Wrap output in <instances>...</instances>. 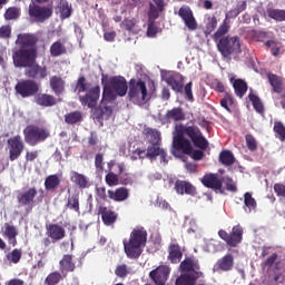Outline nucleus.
Here are the masks:
<instances>
[{
	"mask_svg": "<svg viewBox=\"0 0 285 285\" xmlns=\"http://www.w3.org/2000/svg\"><path fill=\"white\" fill-rule=\"evenodd\" d=\"M16 43L20 46V48H28V50H36L39 52V36L37 33H20L18 35Z\"/></svg>",
	"mask_w": 285,
	"mask_h": 285,
	"instance_id": "14",
	"label": "nucleus"
},
{
	"mask_svg": "<svg viewBox=\"0 0 285 285\" xmlns=\"http://www.w3.org/2000/svg\"><path fill=\"white\" fill-rule=\"evenodd\" d=\"M108 199L111 202H116L117 204H121V202H127L130 197V189L127 187H118L115 190H107Z\"/></svg>",
	"mask_w": 285,
	"mask_h": 285,
	"instance_id": "22",
	"label": "nucleus"
},
{
	"mask_svg": "<svg viewBox=\"0 0 285 285\" xmlns=\"http://www.w3.org/2000/svg\"><path fill=\"white\" fill-rule=\"evenodd\" d=\"M244 210L245 213L257 210V200L254 199L253 194L249 191L244 194Z\"/></svg>",
	"mask_w": 285,
	"mask_h": 285,
	"instance_id": "41",
	"label": "nucleus"
},
{
	"mask_svg": "<svg viewBox=\"0 0 285 285\" xmlns=\"http://www.w3.org/2000/svg\"><path fill=\"white\" fill-rule=\"evenodd\" d=\"M58 1V8L61 19H70V17H72V6L68 3V0Z\"/></svg>",
	"mask_w": 285,
	"mask_h": 285,
	"instance_id": "42",
	"label": "nucleus"
},
{
	"mask_svg": "<svg viewBox=\"0 0 285 285\" xmlns=\"http://www.w3.org/2000/svg\"><path fill=\"white\" fill-rule=\"evenodd\" d=\"M131 161H137L140 159V161H144V159H148L146 149L136 148L131 151L130 155Z\"/></svg>",
	"mask_w": 285,
	"mask_h": 285,
	"instance_id": "55",
	"label": "nucleus"
},
{
	"mask_svg": "<svg viewBox=\"0 0 285 285\" xmlns=\"http://www.w3.org/2000/svg\"><path fill=\"white\" fill-rule=\"evenodd\" d=\"M202 184L205 188H212V190H222L224 186V181L216 174H206L202 178Z\"/></svg>",
	"mask_w": 285,
	"mask_h": 285,
	"instance_id": "25",
	"label": "nucleus"
},
{
	"mask_svg": "<svg viewBox=\"0 0 285 285\" xmlns=\"http://www.w3.org/2000/svg\"><path fill=\"white\" fill-rule=\"evenodd\" d=\"M216 28H217V17L208 18L206 23V35H210V32L215 31Z\"/></svg>",
	"mask_w": 285,
	"mask_h": 285,
	"instance_id": "60",
	"label": "nucleus"
},
{
	"mask_svg": "<svg viewBox=\"0 0 285 285\" xmlns=\"http://www.w3.org/2000/svg\"><path fill=\"white\" fill-rule=\"evenodd\" d=\"M37 57H39L37 49H28L26 47H19L12 55L16 68H29V66L37 63Z\"/></svg>",
	"mask_w": 285,
	"mask_h": 285,
	"instance_id": "7",
	"label": "nucleus"
},
{
	"mask_svg": "<svg viewBox=\"0 0 285 285\" xmlns=\"http://www.w3.org/2000/svg\"><path fill=\"white\" fill-rule=\"evenodd\" d=\"M276 139H279V141H285V126L282 121H275L274 128Z\"/></svg>",
	"mask_w": 285,
	"mask_h": 285,
	"instance_id": "53",
	"label": "nucleus"
},
{
	"mask_svg": "<svg viewBox=\"0 0 285 285\" xmlns=\"http://www.w3.org/2000/svg\"><path fill=\"white\" fill-rule=\"evenodd\" d=\"M206 149H194L191 146V151L190 154H187L194 161H202L204 157H206V154L204 153Z\"/></svg>",
	"mask_w": 285,
	"mask_h": 285,
	"instance_id": "59",
	"label": "nucleus"
},
{
	"mask_svg": "<svg viewBox=\"0 0 285 285\" xmlns=\"http://www.w3.org/2000/svg\"><path fill=\"white\" fill-rule=\"evenodd\" d=\"M174 189L178 195H190V197L197 195V188L188 180H176Z\"/></svg>",
	"mask_w": 285,
	"mask_h": 285,
	"instance_id": "21",
	"label": "nucleus"
},
{
	"mask_svg": "<svg viewBox=\"0 0 285 285\" xmlns=\"http://www.w3.org/2000/svg\"><path fill=\"white\" fill-rule=\"evenodd\" d=\"M53 14L52 6H39L37 3L29 4V17L36 23H46Z\"/></svg>",
	"mask_w": 285,
	"mask_h": 285,
	"instance_id": "10",
	"label": "nucleus"
},
{
	"mask_svg": "<svg viewBox=\"0 0 285 285\" xmlns=\"http://www.w3.org/2000/svg\"><path fill=\"white\" fill-rule=\"evenodd\" d=\"M233 88L236 97H239V99H242V97L248 92V83L242 79H235L233 82Z\"/></svg>",
	"mask_w": 285,
	"mask_h": 285,
	"instance_id": "39",
	"label": "nucleus"
},
{
	"mask_svg": "<svg viewBox=\"0 0 285 285\" xmlns=\"http://www.w3.org/2000/svg\"><path fill=\"white\" fill-rule=\"evenodd\" d=\"M168 277H170V268L167 265H159L149 273V278L156 285H166Z\"/></svg>",
	"mask_w": 285,
	"mask_h": 285,
	"instance_id": "16",
	"label": "nucleus"
},
{
	"mask_svg": "<svg viewBox=\"0 0 285 285\" xmlns=\"http://www.w3.org/2000/svg\"><path fill=\"white\" fill-rule=\"evenodd\" d=\"M112 101H105L101 98L100 106L96 109L97 119H110L112 117V107L108 106Z\"/></svg>",
	"mask_w": 285,
	"mask_h": 285,
	"instance_id": "31",
	"label": "nucleus"
},
{
	"mask_svg": "<svg viewBox=\"0 0 285 285\" xmlns=\"http://www.w3.org/2000/svg\"><path fill=\"white\" fill-rule=\"evenodd\" d=\"M77 264L75 263L72 254H65L59 261V271L63 277L68 276V273H75Z\"/></svg>",
	"mask_w": 285,
	"mask_h": 285,
	"instance_id": "19",
	"label": "nucleus"
},
{
	"mask_svg": "<svg viewBox=\"0 0 285 285\" xmlns=\"http://www.w3.org/2000/svg\"><path fill=\"white\" fill-rule=\"evenodd\" d=\"M218 161L228 168V166H233V164H235V155L233 151L225 149L220 151Z\"/></svg>",
	"mask_w": 285,
	"mask_h": 285,
	"instance_id": "40",
	"label": "nucleus"
},
{
	"mask_svg": "<svg viewBox=\"0 0 285 285\" xmlns=\"http://www.w3.org/2000/svg\"><path fill=\"white\" fill-rule=\"evenodd\" d=\"M268 81L274 90V92H277V95H279V92H282L283 90V82H282V78H279V76L275 75V73H268Z\"/></svg>",
	"mask_w": 285,
	"mask_h": 285,
	"instance_id": "46",
	"label": "nucleus"
},
{
	"mask_svg": "<svg viewBox=\"0 0 285 285\" xmlns=\"http://www.w3.org/2000/svg\"><path fill=\"white\" fill-rule=\"evenodd\" d=\"M23 257V252L19 248H14L12 252L7 254V259L10 264H19Z\"/></svg>",
	"mask_w": 285,
	"mask_h": 285,
	"instance_id": "54",
	"label": "nucleus"
},
{
	"mask_svg": "<svg viewBox=\"0 0 285 285\" xmlns=\"http://www.w3.org/2000/svg\"><path fill=\"white\" fill-rule=\"evenodd\" d=\"M12 36V28L10 26L0 27V39H10Z\"/></svg>",
	"mask_w": 285,
	"mask_h": 285,
	"instance_id": "63",
	"label": "nucleus"
},
{
	"mask_svg": "<svg viewBox=\"0 0 285 285\" xmlns=\"http://www.w3.org/2000/svg\"><path fill=\"white\" fill-rule=\"evenodd\" d=\"M146 97H148V88L146 87V81L139 79H130L129 80V90H128V99L129 101H146Z\"/></svg>",
	"mask_w": 285,
	"mask_h": 285,
	"instance_id": "8",
	"label": "nucleus"
},
{
	"mask_svg": "<svg viewBox=\"0 0 285 285\" xmlns=\"http://www.w3.org/2000/svg\"><path fill=\"white\" fill-rule=\"evenodd\" d=\"M160 12H164V0H153L149 4V17L157 19Z\"/></svg>",
	"mask_w": 285,
	"mask_h": 285,
	"instance_id": "37",
	"label": "nucleus"
},
{
	"mask_svg": "<svg viewBox=\"0 0 285 285\" xmlns=\"http://www.w3.org/2000/svg\"><path fill=\"white\" fill-rule=\"evenodd\" d=\"M101 95V87L96 86L90 88L85 96L79 97L81 106H88L89 108H97L99 97Z\"/></svg>",
	"mask_w": 285,
	"mask_h": 285,
	"instance_id": "15",
	"label": "nucleus"
},
{
	"mask_svg": "<svg viewBox=\"0 0 285 285\" xmlns=\"http://www.w3.org/2000/svg\"><path fill=\"white\" fill-rule=\"evenodd\" d=\"M19 17H21V10L17 7H9L4 12L6 21H13L19 19Z\"/></svg>",
	"mask_w": 285,
	"mask_h": 285,
	"instance_id": "52",
	"label": "nucleus"
},
{
	"mask_svg": "<svg viewBox=\"0 0 285 285\" xmlns=\"http://www.w3.org/2000/svg\"><path fill=\"white\" fill-rule=\"evenodd\" d=\"M8 146L10 161H17V159L21 157V153H23V149L26 148V145H23V140H21V136L17 135L9 138Z\"/></svg>",
	"mask_w": 285,
	"mask_h": 285,
	"instance_id": "13",
	"label": "nucleus"
},
{
	"mask_svg": "<svg viewBox=\"0 0 285 285\" xmlns=\"http://www.w3.org/2000/svg\"><path fill=\"white\" fill-rule=\"evenodd\" d=\"M248 98L249 101H252L256 112H258V115H264V104L262 102V99H259L255 94H249Z\"/></svg>",
	"mask_w": 285,
	"mask_h": 285,
	"instance_id": "51",
	"label": "nucleus"
},
{
	"mask_svg": "<svg viewBox=\"0 0 285 285\" xmlns=\"http://www.w3.org/2000/svg\"><path fill=\"white\" fill-rule=\"evenodd\" d=\"M14 90L22 99H28V97H35V95L39 94V85L32 79L20 80Z\"/></svg>",
	"mask_w": 285,
	"mask_h": 285,
	"instance_id": "11",
	"label": "nucleus"
},
{
	"mask_svg": "<svg viewBox=\"0 0 285 285\" xmlns=\"http://www.w3.org/2000/svg\"><path fill=\"white\" fill-rule=\"evenodd\" d=\"M167 253V259L171 264H179V262H181V258L184 257V249L178 243L169 244Z\"/></svg>",
	"mask_w": 285,
	"mask_h": 285,
	"instance_id": "24",
	"label": "nucleus"
},
{
	"mask_svg": "<svg viewBox=\"0 0 285 285\" xmlns=\"http://www.w3.org/2000/svg\"><path fill=\"white\" fill-rule=\"evenodd\" d=\"M215 90L217 92H225L224 98L220 100L222 108H225L227 112H230V107L235 104V99L233 98V94L226 91V87L222 81H217L215 86Z\"/></svg>",
	"mask_w": 285,
	"mask_h": 285,
	"instance_id": "23",
	"label": "nucleus"
},
{
	"mask_svg": "<svg viewBox=\"0 0 285 285\" xmlns=\"http://www.w3.org/2000/svg\"><path fill=\"white\" fill-rule=\"evenodd\" d=\"M24 75L28 77V79H46V77H48V67L40 66L39 63L35 62L33 65L27 67Z\"/></svg>",
	"mask_w": 285,
	"mask_h": 285,
	"instance_id": "17",
	"label": "nucleus"
},
{
	"mask_svg": "<svg viewBox=\"0 0 285 285\" xmlns=\"http://www.w3.org/2000/svg\"><path fill=\"white\" fill-rule=\"evenodd\" d=\"M145 135L149 138V142L151 145H160L161 144V136L157 129L146 128Z\"/></svg>",
	"mask_w": 285,
	"mask_h": 285,
	"instance_id": "47",
	"label": "nucleus"
},
{
	"mask_svg": "<svg viewBox=\"0 0 285 285\" xmlns=\"http://www.w3.org/2000/svg\"><path fill=\"white\" fill-rule=\"evenodd\" d=\"M60 184H61V179H59V176L50 175L45 180V188L46 190H57Z\"/></svg>",
	"mask_w": 285,
	"mask_h": 285,
	"instance_id": "45",
	"label": "nucleus"
},
{
	"mask_svg": "<svg viewBox=\"0 0 285 285\" xmlns=\"http://www.w3.org/2000/svg\"><path fill=\"white\" fill-rule=\"evenodd\" d=\"M274 193L277 195V197H283V199H285V185H284V183L274 184Z\"/></svg>",
	"mask_w": 285,
	"mask_h": 285,
	"instance_id": "64",
	"label": "nucleus"
},
{
	"mask_svg": "<svg viewBox=\"0 0 285 285\" xmlns=\"http://www.w3.org/2000/svg\"><path fill=\"white\" fill-rule=\"evenodd\" d=\"M228 32H230V22L224 20L212 36L218 52L224 59H229L233 55H239L242 52V39L239 36H226Z\"/></svg>",
	"mask_w": 285,
	"mask_h": 285,
	"instance_id": "1",
	"label": "nucleus"
},
{
	"mask_svg": "<svg viewBox=\"0 0 285 285\" xmlns=\"http://www.w3.org/2000/svg\"><path fill=\"white\" fill-rule=\"evenodd\" d=\"M216 266L218 271L228 273V271L235 267V256H233V254H226L225 256L217 261Z\"/></svg>",
	"mask_w": 285,
	"mask_h": 285,
	"instance_id": "30",
	"label": "nucleus"
},
{
	"mask_svg": "<svg viewBox=\"0 0 285 285\" xmlns=\"http://www.w3.org/2000/svg\"><path fill=\"white\" fill-rule=\"evenodd\" d=\"M71 181L80 188V190H83L85 188H88V178L83 174H79L78 171L71 173Z\"/></svg>",
	"mask_w": 285,
	"mask_h": 285,
	"instance_id": "43",
	"label": "nucleus"
},
{
	"mask_svg": "<svg viewBox=\"0 0 285 285\" xmlns=\"http://www.w3.org/2000/svg\"><path fill=\"white\" fill-rule=\"evenodd\" d=\"M17 235H19V230H17L14 225L4 224V237H7L11 246H17Z\"/></svg>",
	"mask_w": 285,
	"mask_h": 285,
	"instance_id": "35",
	"label": "nucleus"
},
{
	"mask_svg": "<svg viewBox=\"0 0 285 285\" xmlns=\"http://www.w3.org/2000/svg\"><path fill=\"white\" fill-rule=\"evenodd\" d=\"M51 57H61L63 55H68V49L66 45L61 42V40L55 41L49 49Z\"/></svg>",
	"mask_w": 285,
	"mask_h": 285,
	"instance_id": "36",
	"label": "nucleus"
},
{
	"mask_svg": "<svg viewBox=\"0 0 285 285\" xmlns=\"http://www.w3.org/2000/svg\"><path fill=\"white\" fill-rule=\"evenodd\" d=\"M67 208L79 213V195H72L68 198Z\"/></svg>",
	"mask_w": 285,
	"mask_h": 285,
	"instance_id": "58",
	"label": "nucleus"
},
{
	"mask_svg": "<svg viewBox=\"0 0 285 285\" xmlns=\"http://www.w3.org/2000/svg\"><path fill=\"white\" fill-rule=\"evenodd\" d=\"M199 266V261L195 257H187L180 263V271L183 273H203Z\"/></svg>",
	"mask_w": 285,
	"mask_h": 285,
	"instance_id": "27",
	"label": "nucleus"
},
{
	"mask_svg": "<svg viewBox=\"0 0 285 285\" xmlns=\"http://www.w3.org/2000/svg\"><path fill=\"white\" fill-rule=\"evenodd\" d=\"M37 187L16 191L18 208H24V215H30L35 206L43 202V189L40 190L41 195L39 197H37Z\"/></svg>",
	"mask_w": 285,
	"mask_h": 285,
	"instance_id": "4",
	"label": "nucleus"
},
{
	"mask_svg": "<svg viewBox=\"0 0 285 285\" xmlns=\"http://www.w3.org/2000/svg\"><path fill=\"white\" fill-rule=\"evenodd\" d=\"M98 215H101L105 226H112V224L117 222V213L108 209V207L100 206L98 209Z\"/></svg>",
	"mask_w": 285,
	"mask_h": 285,
	"instance_id": "29",
	"label": "nucleus"
},
{
	"mask_svg": "<svg viewBox=\"0 0 285 285\" xmlns=\"http://www.w3.org/2000/svg\"><path fill=\"white\" fill-rule=\"evenodd\" d=\"M184 119H186V114H184V109L180 107L173 108L165 115V120L167 124H170V121H184Z\"/></svg>",
	"mask_w": 285,
	"mask_h": 285,
	"instance_id": "32",
	"label": "nucleus"
},
{
	"mask_svg": "<svg viewBox=\"0 0 285 285\" xmlns=\"http://www.w3.org/2000/svg\"><path fill=\"white\" fill-rule=\"evenodd\" d=\"M65 121L69 126H77V124H81V121H83V114L78 110L66 114Z\"/></svg>",
	"mask_w": 285,
	"mask_h": 285,
	"instance_id": "38",
	"label": "nucleus"
},
{
	"mask_svg": "<svg viewBox=\"0 0 285 285\" xmlns=\"http://www.w3.org/2000/svg\"><path fill=\"white\" fill-rule=\"evenodd\" d=\"M63 276L61 272H51L48 274V276L45 278L46 285H57L59 282H62Z\"/></svg>",
	"mask_w": 285,
	"mask_h": 285,
	"instance_id": "48",
	"label": "nucleus"
},
{
	"mask_svg": "<svg viewBox=\"0 0 285 285\" xmlns=\"http://www.w3.org/2000/svg\"><path fill=\"white\" fill-rule=\"evenodd\" d=\"M161 150L163 148L160 147V145H149L146 150L147 159H149L150 161H155V159L159 157Z\"/></svg>",
	"mask_w": 285,
	"mask_h": 285,
	"instance_id": "49",
	"label": "nucleus"
},
{
	"mask_svg": "<svg viewBox=\"0 0 285 285\" xmlns=\"http://www.w3.org/2000/svg\"><path fill=\"white\" fill-rule=\"evenodd\" d=\"M105 181L107 186H119V175L115 174L114 171H108V174L105 176Z\"/></svg>",
	"mask_w": 285,
	"mask_h": 285,
	"instance_id": "56",
	"label": "nucleus"
},
{
	"mask_svg": "<svg viewBox=\"0 0 285 285\" xmlns=\"http://www.w3.org/2000/svg\"><path fill=\"white\" fill-rule=\"evenodd\" d=\"M218 237H220V239H223V242H225L229 248H237V246H239L244 239V228L236 225L232 228L229 234L228 232L220 229L218 230Z\"/></svg>",
	"mask_w": 285,
	"mask_h": 285,
	"instance_id": "9",
	"label": "nucleus"
},
{
	"mask_svg": "<svg viewBox=\"0 0 285 285\" xmlns=\"http://www.w3.org/2000/svg\"><path fill=\"white\" fill-rule=\"evenodd\" d=\"M245 141H246V146H247L248 150H250V153H255V150H257V148H258L257 139H255V136H253V134H247L245 136Z\"/></svg>",
	"mask_w": 285,
	"mask_h": 285,
	"instance_id": "57",
	"label": "nucleus"
},
{
	"mask_svg": "<svg viewBox=\"0 0 285 285\" xmlns=\"http://www.w3.org/2000/svg\"><path fill=\"white\" fill-rule=\"evenodd\" d=\"M36 104L38 106H42L43 108H51V106L57 105V98H55L52 95L39 94L36 97Z\"/></svg>",
	"mask_w": 285,
	"mask_h": 285,
	"instance_id": "34",
	"label": "nucleus"
},
{
	"mask_svg": "<svg viewBox=\"0 0 285 285\" xmlns=\"http://www.w3.org/2000/svg\"><path fill=\"white\" fill-rule=\"evenodd\" d=\"M176 130L179 131L184 137H188V139H190V141L194 144L195 148H199L200 150H208L210 142H208V139L204 137L202 129H199L197 125H179L176 127Z\"/></svg>",
	"mask_w": 285,
	"mask_h": 285,
	"instance_id": "5",
	"label": "nucleus"
},
{
	"mask_svg": "<svg viewBox=\"0 0 285 285\" xmlns=\"http://www.w3.org/2000/svg\"><path fill=\"white\" fill-rule=\"evenodd\" d=\"M102 104L106 101H117V97H126L128 95V80L124 76H112L106 81L102 75Z\"/></svg>",
	"mask_w": 285,
	"mask_h": 285,
	"instance_id": "3",
	"label": "nucleus"
},
{
	"mask_svg": "<svg viewBox=\"0 0 285 285\" xmlns=\"http://www.w3.org/2000/svg\"><path fill=\"white\" fill-rule=\"evenodd\" d=\"M50 88L55 95L59 96L66 90V80L59 76H52L50 78Z\"/></svg>",
	"mask_w": 285,
	"mask_h": 285,
	"instance_id": "33",
	"label": "nucleus"
},
{
	"mask_svg": "<svg viewBox=\"0 0 285 285\" xmlns=\"http://www.w3.org/2000/svg\"><path fill=\"white\" fill-rule=\"evenodd\" d=\"M200 277H204V273H183L176 278V285H196Z\"/></svg>",
	"mask_w": 285,
	"mask_h": 285,
	"instance_id": "26",
	"label": "nucleus"
},
{
	"mask_svg": "<svg viewBox=\"0 0 285 285\" xmlns=\"http://www.w3.org/2000/svg\"><path fill=\"white\" fill-rule=\"evenodd\" d=\"M47 236L53 244L61 242V239H66V228L59 224H49L47 226Z\"/></svg>",
	"mask_w": 285,
	"mask_h": 285,
	"instance_id": "20",
	"label": "nucleus"
},
{
	"mask_svg": "<svg viewBox=\"0 0 285 285\" xmlns=\"http://www.w3.org/2000/svg\"><path fill=\"white\" fill-rule=\"evenodd\" d=\"M148 242V232L144 227L134 228L130 233L129 239H124L125 254L129 259H139L146 244Z\"/></svg>",
	"mask_w": 285,
	"mask_h": 285,
	"instance_id": "2",
	"label": "nucleus"
},
{
	"mask_svg": "<svg viewBox=\"0 0 285 285\" xmlns=\"http://www.w3.org/2000/svg\"><path fill=\"white\" fill-rule=\"evenodd\" d=\"M178 16L180 19H183L188 30H197V20L195 19L190 7H180L178 10Z\"/></svg>",
	"mask_w": 285,
	"mask_h": 285,
	"instance_id": "18",
	"label": "nucleus"
},
{
	"mask_svg": "<svg viewBox=\"0 0 285 285\" xmlns=\"http://www.w3.org/2000/svg\"><path fill=\"white\" fill-rule=\"evenodd\" d=\"M173 155H177V153H183V155H190L193 144L190 139L183 136L177 129L176 135L173 137Z\"/></svg>",
	"mask_w": 285,
	"mask_h": 285,
	"instance_id": "12",
	"label": "nucleus"
},
{
	"mask_svg": "<svg viewBox=\"0 0 285 285\" xmlns=\"http://www.w3.org/2000/svg\"><path fill=\"white\" fill-rule=\"evenodd\" d=\"M23 136L26 144L37 146L50 137V130L43 126L29 125L23 129Z\"/></svg>",
	"mask_w": 285,
	"mask_h": 285,
	"instance_id": "6",
	"label": "nucleus"
},
{
	"mask_svg": "<svg viewBox=\"0 0 285 285\" xmlns=\"http://www.w3.org/2000/svg\"><path fill=\"white\" fill-rule=\"evenodd\" d=\"M165 81L174 92H184V76L181 73L169 75Z\"/></svg>",
	"mask_w": 285,
	"mask_h": 285,
	"instance_id": "28",
	"label": "nucleus"
},
{
	"mask_svg": "<svg viewBox=\"0 0 285 285\" xmlns=\"http://www.w3.org/2000/svg\"><path fill=\"white\" fill-rule=\"evenodd\" d=\"M266 14L269 19H273L274 21H285V10L284 9H273L268 8L266 10Z\"/></svg>",
	"mask_w": 285,
	"mask_h": 285,
	"instance_id": "44",
	"label": "nucleus"
},
{
	"mask_svg": "<svg viewBox=\"0 0 285 285\" xmlns=\"http://www.w3.org/2000/svg\"><path fill=\"white\" fill-rule=\"evenodd\" d=\"M90 83L86 81V77L81 76L78 78L75 87V92L81 95V92H88Z\"/></svg>",
	"mask_w": 285,
	"mask_h": 285,
	"instance_id": "50",
	"label": "nucleus"
},
{
	"mask_svg": "<svg viewBox=\"0 0 285 285\" xmlns=\"http://www.w3.org/2000/svg\"><path fill=\"white\" fill-rule=\"evenodd\" d=\"M95 166L98 173H104V154H96Z\"/></svg>",
	"mask_w": 285,
	"mask_h": 285,
	"instance_id": "62",
	"label": "nucleus"
},
{
	"mask_svg": "<svg viewBox=\"0 0 285 285\" xmlns=\"http://www.w3.org/2000/svg\"><path fill=\"white\" fill-rule=\"evenodd\" d=\"M115 275H117V277H127L128 275V265L126 264H121V265H118L115 269Z\"/></svg>",
	"mask_w": 285,
	"mask_h": 285,
	"instance_id": "61",
	"label": "nucleus"
}]
</instances>
